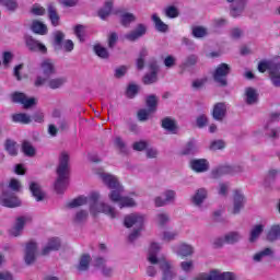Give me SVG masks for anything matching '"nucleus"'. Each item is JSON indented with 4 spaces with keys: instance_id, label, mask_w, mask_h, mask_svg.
Listing matches in <instances>:
<instances>
[{
    "instance_id": "8fccbe9b",
    "label": "nucleus",
    "mask_w": 280,
    "mask_h": 280,
    "mask_svg": "<svg viewBox=\"0 0 280 280\" xmlns=\"http://www.w3.org/2000/svg\"><path fill=\"white\" fill-rule=\"evenodd\" d=\"M143 84H155V82H159V73L156 72H150L147 73L142 79Z\"/></svg>"
},
{
    "instance_id": "20e7f679",
    "label": "nucleus",
    "mask_w": 280,
    "mask_h": 280,
    "mask_svg": "<svg viewBox=\"0 0 280 280\" xmlns=\"http://www.w3.org/2000/svg\"><path fill=\"white\" fill-rule=\"evenodd\" d=\"M100 178L103 180L104 185L110 189L108 195L110 202H120L121 198H124V196H121V194H124V186H121L119 179L108 173H101Z\"/></svg>"
},
{
    "instance_id": "72a5a7b5",
    "label": "nucleus",
    "mask_w": 280,
    "mask_h": 280,
    "mask_svg": "<svg viewBox=\"0 0 280 280\" xmlns=\"http://www.w3.org/2000/svg\"><path fill=\"white\" fill-rule=\"evenodd\" d=\"M279 62H276V61H260L258 63V71L260 73H266V71H269V75H270V72L276 68L278 67Z\"/></svg>"
},
{
    "instance_id": "9d476101",
    "label": "nucleus",
    "mask_w": 280,
    "mask_h": 280,
    "mask_svg": "<svg viewBox=\"0 0 280 280\" xmlns=\"http://www.w3.org/2000/svg\"><path fill=\"white\" fill-rule=\"evenodd\" d=\"M0 205H2V207L13 209L14 207L21 206V200H19V197L14 195V192L3 191L0 196Z\"/></svg>"
},
{
    "instance_id": "ddd939ff",
    "label": "nucleus",
    "mask_w": 280,
    "mask_h": 280,
    "mask_svg": "<svg viewBox=\"0 0 280 280\" xmlns=\"http://www.w3.org/2000/svg\"><path fill=\"white\" fill-rule=\"evenodd\" d=\"M12 102H14L15 104H22L23 108L25 109L32 108V106H36V98H27L25 93L21 92H15L12 94Z\"/></svg>"
},
{
    "instance_id": "e2e57ef3",
    "label": "nucleus",
    "mask_w": 280,
    "mask_h": 280,
    "mask_svg": "<svg viewBox=\"0 0 280 280\" xmlns=\"http://www.w3.org/2000/svg\"><path fill=\"white\" fill-rule=\"evenodd\" d=\"M164 200H166V203L170 205V202H174L176 200V191L174 190H166L163 192Z\"/></svg>"
},
{
    "instance_id": "052dcab7",
    "label": "nucleus",
    "mask_w": 280,
    "mask_h": 280,
    "mask_svg": "<svg viewBox=\"0 0 280 280\" xmlns=\"http://www.w3.org/2000/svg\"><path fill=\"white\" fill-rule=\"evenodd\" d=\"M120 209H124V207H135V199L129 197H122L120 201L118 202Z\"/></svg>"
},
{
    "instance_id": "c9c22d12",
    "label": "nucleus",
    "mask_w": 280,
    "mask_h": 280,
    "mask_svg": "<svg viewBox=\"0 0 280 280\" xmlns=\"http://www.w3.org/2000/svg\"><path fill=\"white\" fill-rule=\"evenodd\" d=\"M154 25H155V30L158 32H162V33H165L167 32V30H170V26H167V24H165L163 22V20H161V18H159V15L156 13H154L152 16H151Z\"/></svg>"
},
{
    "instance_id": "58836bf2",
    "label": "nucleus",
    "mask_w": 280,
    "mask_h": 280,
    "mask_svg": "<svg viewBox=\"0 0 280 280\" xmlns=\"http://www.w3.org/2000/svg\"><path fill=\"white\" fill-rule=\"evenodd\" d=\"M145 104L148 107V110H151V113H156V108L159 106V97L156 95L151 94L147 96Z\"/></svg>"
},
{
    "instance_id": "4468645a",
    "label": "nucleus",
    "mask_w": 280,
    "mask_h": 280,
    "mask_svg": "<svg viewBox=\"0 0 280 280\" xmlns=\"http://www.w3.org/2000/svg\"><path fill=\"white\" fill-rule=\"evenodd\" d=\"M38 245L35 242H28L25 247L24 261L27 266H32L36 261V253Z\"/></svg>"
},
{
    "instance_id": "c03bdc74",
    "label": "nucleus",
    "mask_w": 280,
    "mask_h": 280,
    "mask_svg": "<svg viewBox=\"0 0 280 280\" xmlns=\"http://www.w3.org/2000/svg\"><path fill=\"white\" fill-rule=\"evenodd\" d=\"M164 15L167 19H178L180 11L175 5H168L164 9Z\"/></svg>"
},
{
    "instance_id": "e433bc0d",
    "label": "nucleus",
    "mask_w": 280,
    "mask_h": 280,
    "mask_svg": "<svg viewBox=\"0 0 280 280\" xmlns=\"http://www.w3.org/2000/svg\"><path fill=\"white\" fill-rule=\"evenodd\" d=\"M225 237V244H237V242L242 241V234L236 231L229 232L224 235Z\"/></svg>"
},
{
    "instance_id": "c85d7f7f",
    "label": "nucleus",
    "mask_w": 280,
    "mask_h": 280,
    "mask_svg": "<svg viewBox=\"0 0 280 280\" xmlns=\"http://www.w3.org/2000/svg\"><path fill=\"white\" fill-rule=\"evenodd\" d=\"M13 124H22L23 126H27L32 124V116L25 113L13 114L11 116Z\"/></svg>"
},
{
    "instance_id": "09e8293b",
    "label": "nucleus",
    "mask_w": 280,
    "mask_h": 280,
    "mask_svg": "<svg viewBox=\"0 0 280 280\" xmlns=\"http://www.w3.org/2000/svg\"><path fill=\"white\" fill-rule=\"evenodd\" d=\"M0 3L10 12H14L19 9V2L16 0H0Z\"/></svg>"
},
{
    "instance_id": "c756f323",
    "label": "nucleus",
    "mask_w": 280,
    "mask_h": 280,
    "mask_svg": "<svg viewBox=\"0 0 280 280\" xmlns=\"http://www.w3.org/2000/svg\"><path fill=\"white\" fill-rule=\"evenodd\" d=\"M148 48H141L138 55V59L136 60V67L138 71H143V69L145 68V58H148Z\"/></svg>"
},
{
    "instance_id": "49530a36",
    "label": "nucleus",
    "mask_w": 280,
    "mask_h": 280,
    "mask_svg": "<svg viewBox=\"0 0 280 280\" xmlns=\"http://www.w3.org/2000/svg\"><path fill=\"white\" fill-rule=\"evenodd\" d=\"M114 145L121 154H128V147L121 137H116L114 139Z\"/></svg>"
},
{
    "instance_id": "37998d69",
    "label": "nucleus",
    "mask_w": 280,
    "mask_h": 280,
    "mask_svg": "<svg viewBox=\"0 0 280 280\" xmlns=\"http://www.w3.org/2000/svg\"><path fill=\"white\" fill-rule=\"evenodd\" d=\"M280 237V226L272 225L267 234L268 242H277Z\"/></svg>"
},
{
    "instance_id": "4d7b16f0",
    "label": "nucleus",
    "mask_w": 280,
    "mask_h": 280,
    "mask_svg": "<svg viewBox=\"0 0 280 280\" xmlns=\"http://www.w3.org/2000/svg\"><path fill=\"white\" fill-rule=\"evenodd\" d=\"M192 36L195 38H205V36H207V28L202 26L192 27Z\"/></svg>"
},
{
    "instance_id": "79ce46f5",
    "label": "nucleus",
    "mask_w": 280,
    "mask_h": 280,
    "mask_svg": "<svg viewBox=\"0 0 280 280\" xmlns=\"http://www.w3.org/2000/svg\"><path fill=\"white\" fill-rule=\"evenodd\" d=\"M90 264H91V255L85 254L81 257L77 269L79 270V272H85V270H89Z\"/></svg>"
},
{
    "instance_id": "f3484780",
    "label": "nucleus",
    "mask_w": 280,
    "mask_h": 280,
    "mask_svg": "<svg viewBox=\"0 0 280 280\" xmlns=\"http://www.w3.org/2000/svg\"><path fill=\"white\" fill-rule=\"evenodd\" d=\"M228 3H232L230 8V14L233 19H237V16H242V12H244V8H246L245 0H226Z\"/></svg>"
},
{
    "instance_id": "9b49d317",
    "label": "nucleus",
    "mask_w": 280,
    "mask_h": 280,
    "mask_svg": "<svg viewBox=\"0 0 280 280\" xmlns=\"http://www.w3.org/2000/svg\"><path fill=\"white\" fill-rule=\"evenodd\" d=\"M280 120V114L279 113H272L269 116V119L267 120V124L265 125V129L267 130V136L271 139H277L278 130L275 128L276 124H279Z\"/></svg>"
},
{
    "instance_id": "1a4fd4ad",
    "label": "nucleus",
    "mask_w": 280,
    "mask_h": 280,
    "mask_svg": "<svg viewBox=\"0 0 280 280\" xmlns=\"http://www.w3.org/2000/svg\"><path fill=\"white\" fill-rule=\"evenodd\" d=\"M242 172L240 166L222 165L213 168L211 171L212 178H222V176H229Z\"/></svg>"
},
{
    "instance_id": "f257e3e1",
    "label": "nucleus",
    "mask_w": 280,
    "mask_h": 280,
    "mask_svg": "<svg viewBox=\"0 0 280 280\" xmlns=\"http://www.w3.org/2000/svg\"><path fill=\"white\" fill-rule=\"evenodd\" d=\"M98 200L100 192H92L89 197L80 196L69 201L66 207L67 209H75L90 203V211H92V213H105V215H108L112 219L117 218V211L114 207L105 202H98Z\"/></svg>"
},
{
    "instance_id": "aec40b11",
    "label": "nucleus",
    "mask_w": 280,
    "mask_h": 280,
    "mask_svg": "<svg viewBox=\"0 0 280 280\" xmlns=\"http://www.w3.org/2000/svg\"><path fill=\"white\" fill-rule=\"evenodd\" d=\"M30 222V218L20 217L16 219L15 225L10 230V235L12 237H19L23 233V229H25V224Z\"/></svg>"
},
{
    "instance_id": "f8f14e48",
    "label": "nucleus",
    "mask_w": 280,
    "mask_h": 280,
    "mask_svg": "<svg viewBox=\"0 0 280 280\" xmlns=\"http://www.w3.org/2000/svg\"><path fill=\"white\" fill-rule=\"evenodd\" d=\"M39 69L46 79L56 75V62L51 58H44L39 63Z\"/></svg>"
},
{
    "instance_id": "de8ad7c7",
    "label": "nucleus",
    "mask_w": 280,
    "mask_h": 280,
    "mask_svg": "<svg viewBox=\"0 0 280 280\" xmlns=\"http://www.w3.org/2000/svg\"><path fill=\"white\" fill-rule=\"evenodd\" d=\"M22 152H24L26 156H34L36 154V149H34V145H32L30 141H24L22 143Z\"/></svg>"
},
{
    "instance_id": "f704fd0d",
    "label": "nucleus",
    "mask_w": 280,
    "mask_h": 280,
    "mask_svg": "<svg viewBox=\"0 0 280 280\" xmlns=\"http://www.w3.org/2000/svg\"><path fill=\"white\" fill-rule=\"evenodd\" d=\"M269 80L276 89H280V63L269 74Z\"/></svg>"
},
{
    "instance_id": "4be33fe9",
    "label": "nucleus",
    "mask_w": 280,
    "mask_h": 280,
    "mask_svg": "<svg viewBox=\"0 0 280 280\" xmlns=\"http://www.w3.org/2000/svg\"><path fill=\"white\" fill-rule=\"evenodd\" d=\"M212 117L215 121H223L226 117V103H217L212 110Z\"/></svg>"
},
{
    "instance_id": "5701e85b",
    "label": "nucleus",
    "mask_w": 280,
    "mask_h": 280,
    "mask_svg": "<svg viewBox=\"0 0 280 280\" xmlns=\"http://www.w3.org/2000/svg\"><path fill=\"white\" fill-rule=\"evenodd\" d=\"M30 191L37 202L45 200V192L43 191L40 184L32 182L30 184Z\"/></svg>"
},
{
    "instance_id": "6e6d98bb",
    "label": "nucleus",
    "mask_w": 280,
    "mask_h": 280,
    "mask_svg": "<svg viewBox=\"0 0 280 280\" xmlns=\"http://www.w3.org/2000/svg\"><path fill=\"white\" fill-rule=\"evenodd\" d=\"M270 255H272V250L269 247H267L264 250L254 255L253 259H254V261L259 262V261H261L262 257H270Z\"/></svg>"
},
{
    "instance_id": "6ab92c4d",
    "label": "nucleus",
    "mask_w": 280,
    "mask_h": 280,
    "mask_svg": "<svg viewBox=\"0 0 280 280\" xmlns=\"http://www.w3.org/2000/svg\"><path fill=\"white\" fill-rule=\"evenodd\" d=\"M190 167L192 172L202 174L209 172V161L207 159H195L190 161Z\"/></svg>"
},
{
    "instance_id": "603ef678",
    "label": "nucleus",
    "mask_w": 280,
    "mask_h": 280,
    "mask_svg": "<svg viewBox=\"0 0 280 280\" xmlns=\"http://www.w3.org/2000/svg\"><path fill=\"white\" fill-rule=\"evenodd\" d=\"M5 150L10 156H16L19 154V151L16 150V142L12 140H7Z\"/></svg>"
},
{
    "instance_id": "6e6552de",
    "label": "nucleus",
    "mask_w": 280,
    "mask_h": 280,
    "mask_svg": "<svg viewBox=\"0 0 280 280\" xmlns=\"http://www.w3.org/2000/svg\"><path fill=\"white\" fill-rule=\"evenodd\" d=\"M145 222V215L140 213H131L125 217L124 225L127 229H143V223Z\"/></svg>"
},
{
    "instance_id": "2eb2a0df",
    "label": "nucleus",
    "mask_w": 280,
    "mask_h": 280,
    "mask_svg": "<svg viewBox=\"0 0 280 280\" xmlns=\"http://www.w3.org/2000/svg\"><path fill=\"white\" fill-rule=\"evenodd\" d=\"M148 32V26L145 24H137L136 30L127 33L125 38L130 43H135L139 40V38H143Z\"/></svg>"
},
{
    "instance_id": "a211bd4d",
    "label": "nucleus",
    "mask_w": 280,
    "mask_h": 280,
    "mask_svg": "<svg viewBox=\"0 0 280 280\" xmlns=\"http://www.w3.org/2000/svg\"><path fill=\"white\" fill-rule=\"evenodd\" d=\"M244 205H246V197L242 194L241 190L234 191V200H233V211L234 215H237L244 209Z\"/></svg>"
},
{
    "instance_id": "7c9ffc66",
    "label": "nucleus",
    "mask_w": 280,
    "mask_h": 280,
    "mask_svg": "<svg viewBox=\"0 0 280 280\" xmlns=\"http://www.w3.org/2000/svg\"><path fill=\"white\" fill-rule=\"evenodd\" d=\"M113 12V0L106 1L104 7L98 10V16L102 21H106Z\"/></svg>"
},
{
    "instance_id": "0eeeda50",
    "label": "nucleus",
    "mask_w": 280,
    "mask_h": 280,
    "mask_svg": "<svg viewBox=\"0 0 280 280\" xmlns=\"http://www.w3.org/2000/svg\"><path fill=\"white\" fill-rule=\"evenodd\" d=\"M49 86L52 91H56V89H61V86H65L67 84V77H59V78H43L42 75H38L35 79V86Z\"/></svg>"
},
{
    "instance_id": "bf43d9fd",
    "label": "nucleus",
    "mask_w": 280,
    "mask_h": 280,
    "mask_svg": "<svg viewBox=\"0 0 280 280\" xmlns=\"http://www.w3.org/2000/svg\"><path fill=\"white\" fill-rule=\"evenodd\" d=\"M152 113L150 109H140L138 110V119L139 121H148V119H150V115H152Z\"/></svg>"
},
{
    "instance_id": "423d86ee",
    "label": "nucleus",
    "mask_w": 280,
    "mask_h": 280,
    "mask_svg": "<svg viewBox=\"0 0 280 280\" xmlns=\"http://www.w3.org/2000/svg\"><path fill=\"white\" fill-rule=\"evenodd\" d=\"M231 73V66L228 63H221L219 65L215 70L212 73V78L219 86H229V81L226 78H229V74Z\"/></svg>"
},
{
    "instance_id": "7ed1b4c3",
    "label": "nucleus",
    "mask_w": 280,
    "mask_h": 280,
    "mask_svg": "<svg viewBox=\"0 0 280 280\" xmlns=\"http://www.w3.org/2000/svg\"><path fill=\"white\" fill-rule=\"evenodd\" d=\"M69 187V153L61 152L59 165L57 167V179L55 182V191L65 194Z\"/></svg>"
},
{
    "instance_id": "680f3d73",
    "label": "nucleus",
    "mask_w": 280,
    "mask_h": 280,
    "mask_svg": "<svg viewBox=\"0 0 280 280\" xmlns=\"http://www.w3.org/2000/svg\"><path fill=\"white\" fill-rule=\"evenodd\" d=\"M137 93H139V85L130 84L127 89V97L132 100V97H136Z\"/></svg>"
},
{
    "instance_id": "39448f33",
    "label": "nucleus",
    "mask_w": 280,
    "mask_h": 280,
    "mask_svg": "<svg viewBox=\"0 0 280 280\" xmlns=\"http://www.w3.org/2000/svg\"><path fill=\"white\" fill-rule=\"evenodd\" d=\"M54 49L55 51H60L63 49L67 54H71V51L74 49L75 45L73 44V40L66 39L65 40V33L62 31H57L54 34Z\"/></svg>"
},
{
    "instance_id": "2f4dec72",
    "label": "nucleus",
    "mask_w": 280,
    "mask_h": 280,
    "mask_svg": "<svg viewBox=\"0 0 280 280\" xmlns=\"http://www.w3.org/2000/svg\"><path fill=\"white\" fill-rule=\"evenodd\" d=\"M48 19L51 21V25H54V27H58V25H60V15H58V11L54 4L48 5Z\"/></svg>"
},
{
    "instance_id": "bb28decb",
    "label": "nucleus",
    "mask_w": 280,
    "mask_h": 280,
    "mask_svg": "<svg viewBox=\"0 0 280 280\" xmlns=\"http://www.w3.org/2000/svg\"><path fill=\"white\" fill-rule=\"evenodd\" d=\"M162 128L171 132V135H176L178 132V125H176V120L171 117H165L162 119Z\"/></svg>"
},
{
    "instance_id": "473e14b6",
    "label": "nucleus",
    "mask_w": 280,
    "mask_h": 280,
    "mask_svg": "<svg viewBox=\"0 0 280 280\" xmlns=\"http://www.w3.org/2000/svg\"><path fill=\"white\" fill-rule=\"evenodd\" d=\"M31 30L34 34H39V36H45L48 32L47 25L43 24V22L38 20L33 21Z\"/></svg>"
},
{
    "instance_id": "f03ea898",
    "label": "nucleus",
    "mask_w": 280,
    "mask_h": 280,
    "mask_svg": "<svg viewBox=\"0 0 280 280\" xmlns=\"http://www.w3.org/2000/svg\"><path fill=\"white\" fill-rule=\"evenodd\" d=\"M160 250L161 245H159V243H151L147 259L152 266H156V264L160 266V270H162V280H173L176 277V270L171 261H167L165 258L159 259L158 255Z\"/></svg>"
},
{
    "instance_id": "ea45409f",
    "label": "nucleus",
    "mask_w": 280,
    "mask_h": 280,
    "mask_svg": "<svg viewBox=\"0 0 280 280\" xmlns=\"http://www.w3.org/2000/svg\"><path fill=\"white\" fill-rule=\"evenodd\" d=\"M137 22V15L133 13H122L120 15V23L124 27H130V23Z\"/></svg>"
},
{
    "instance_id": "69168bd1",
    "label": "nucleus",
    "mask_w": 280,
    "mask_h": 280,
    "mask_svg": "<svg viewBox=\"0 0 280 280\" xmlns=\"http://www.w3.org/2000/svg\"><path fill=\"white\" fill-rule=\"evenodd\" d=\"M126 73H128V67L120 66L115 69L114 75H115V78L119 79V78H124V75H126Z\"/></svg>"
},
{
    "instance_id": "5fc2aeb1",
    "label": "nucleus",
    "mask_w": 280,
    "mask_h": 280,
    "mask_svg": "<svg viewBox=\"0 0 280 280\" xmlns=\"http://www.w3.org/2000/svg\"><path fill=\"white\" fill-rule=\"evenodd\" d=\"M197 63H198V56L197 55H189L184 60L183 67H185V69H187L189 67H196Z\"/></svg>"
},
{
    "instance_id": "393cba45",
    "label": "nucleus",
    "mask_w": 280,
    "mask_h": 280,
    "mask_svg": "<svg viewBox=\"0 0 280 280\" xmlns=\"http://www.w3.org/2000/svg\"><path fill=\"white\" fill-rule=\"evenodd\" d=\"M257 102H259V94L257 93V90L254 88L245 89V103L248 106H253L254 104H257Z\"/></svg>"
},
{
    "instance_id": "a18cd8bd",
    "label": "nucleus",
    "mask_w": 280,
    "mask_h": 280,
    "mask_svg": "<svg viewBox=\"0 0 280 280\" xmlns=\"http://www.w3.org/2000/svg\"><path fill=\"white\" fill-rule=\"evenodd\" d=\"M94 54H96V56H98V58H102L103 60H108V58H110L108 49H106L102 45L94 46Z\"/></svg>"
},
{
    "instance_id": "774afa93",
    "label": "nucleus",
    "mask_w": 280,
    "mask_h": 280,
    "mask_svg": "<svg viewBox=\"0 0 280 280\" xmlns=\"http://www.w3.org/2000/svg\"><path fill=\"white\" fill-rule=\"evenodd\" d=\"M225 143L222 140H214L210 144V150H224Z\"/></svg>"
},
{
    "instance_id": "cd10ccee",
    "label": "nucleus",
    "mask_w": 280,
    "mask_h": 280,
    "mask_svg": "<svg viewBox=\"0 0 280 280\" xmlns=\"http://www.w3.org/2000/svg\"><path fill=\"white\" fill-rule=\"evenodd\" d=\"M54 250H60V240L58 238H50L43 248L42 255H49V253H54Z\"/></svg>"
},
{
    "instance_id": "a878e982",
    "label": "nucleus",
    "mask_w": 280,
    "mask_h": 280,
    "mask_svg": "<svg viewBox=\"0 0 280 280\" xmlns=\"http://www.w3.org/2000/svg\"><path fill=\"white\" fill-rule=\"evenodd\" d=\"M208 192L205 188H199L196 190L191 198V202L195 207H202V202L207 200Z\"/></svg>"
},
{
    "instance_id": "864d4df0",
    "label": "nucleus",
    "mask_w": 280,
    "mask_h": 280,
    "mask_svg": "<svg viewBox=\"0 0 280 280\" xmlns=\"http://www.w3.org/2000/svg\"><path fill=\"white\" fill-rule=\"evenodd\" d=\"M155 222L159 226H165L170 222V214L165 212L158 213L155 217Z\"/></svg>"
},
{
    "instance_id": "0e129e2a",
    "label": "nucleus",
    "mask_w": 280,
    "mask_h": 280,
    "mask_svg": "<svg viewBox=\"0 0 280 280\" xmlns=\"http://www.w3.org/2000/svg\"><path fill=\"white\" fill-rule=\"evenodd\" d=\"M31 13H33L34 16H45V8L39 4H34L31 9Z\"/></svg>"
},
{
    "instance_id": "a19ab883",
    "label": "nucleus",
    "mask_w": 280,
    "mask_h": 280,
    "mask_svg": "<svg viewBox=\"0 0 280 280\" xmlns=\"http://www.w3.org/2000/svg\"><path fill=\"white\" fill-rule=\"evenodd\" d=\"M177 255L180 257H189L194 255V246L188 244H182L178 246Z\"/></svg>"
},
{
    "instance_id": "3c124183",
    "label": "nucleus",
    "mask_w": 280,
    "mask_h": 280,
    "mask_svg": "<svg viewBox=\"0 0 280 280\" xmlns=\"http://www.w3.org/2000/svg\"><path fill=\"white\" fill-rule=\"evenodd\" d=\"M88 218H89V212L86 210H80L75 213L73 218V222H75V224H82V222H86Z\"/></svg>"
},
{
    "instance_id": "dca6fc26",
    "label": "nucleus",
    "mask_w": 280,
    "mask_h": 280,
    "mask_svg": "<svg viewBox=\"0 0 280 280\" xmlns=\"http://www.w3.org/2000/svg\"><path fill=\"white\" fill-rule=\"evenodd\" d=\"M25 43L30 51H34V52L39 51V54H47V46L36 40L34 37L27 36L25 38Z\"/></svg>"
},
{
    "instance_id": "b1692460",
    "label": "nucleus",
    "mask_w": 280,
    "mask_h": 280,
    "mask_svg": "<svg viewBox=\"0 0 280 280\" xmlns=\"http://www.w3.org/2000/svg\"><path fill=\"white\" fill-rule=\"evenodd\" d=\"M207 277L209 280H235V273L229 271L220 273L217 270H212L210 273H207Z\"/></svg>"
},
{
    "instance_id": "13d9d810",
    "label": "nucleus",
    "mask_w": 280,
    "mask_h": 280,
    "mask_svg": "<svg viewBox=\"0 0 280 280\" xmlns=\"http://www.w3.org/2000/svg\"><path fill=\"white\" fill-rule=\"evenodd\" d=\"M86 27L84 25L78 24L77 26H74V35L77 36V38H79V40L81 43H84V32H85Z\"/></svg>"
},
{
    "instance_id": "338daca9",
    "label": "nucleus",
    "mask_w": 280,
    "mask_h": 280,
    "mask_svg": "<svg viewBox=\"0 0 280 280\" xmlns=\"http://www.w3.org/2000/svg\"><path fill=\"white\" fill-rule=\"evenodd\" d=\"M196 124H197V127L205 128V126H207V124H209V119L207 118V115L202 114V115L198 116L196 119Z\"/></svg>"
},
{
    "instance_id": "412c9836",
    "label": "nucleus",
    "mask_w": 280,
    "mask_h": 280,
    "mask_svg": "<svg viewBox=\"0 0 280 280\" xmlns=\"http://www.w3.org/2000/svg\"><path fill=\"white\" fill-rule=\"evenodd\" d=\"M200 148L198 147V142L195 139L189 140L186 145L182 149V156H191L194 154H198Z\"/></svg>"
},
{
    "instance_id": "4c0bfd02",
    "label": "nucleus",
    "mask_w": 280,
    "mask_h": 280,
    "mask_svg": "<svg viewBox=\"0 0 280 280\" xmlns=\"http://www.w3.org/2000/svg\"><path fill=\"white\" fill-rule=\"evenodd\" d=\"M262 233H264V225L261 224L254 225L249 232V242L252 244L254 242H257V240H259V235H261Z\"/></svg>"
}]
</instances>
